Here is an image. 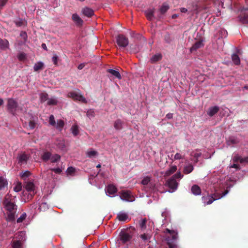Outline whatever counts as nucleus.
<instances>
[{
  "instance_id": "1",
  "label": "nucleus",
  "mask_w": 248,
  "mask_h": 248,
  "mask_svg": "<svg viewBox=\"0 0 248 248\" xmlns=\"http://www.w3.org/2000/svg\"><path fill=\"white\" fill-rule=\"evenodd\" d=\"M3 205L4 209L7 212V220L8 221L14 220L15 214L17 210V206L15 204L14 197L9 193L5 195L3 201Z\"/></svg>"
},
{
  "instance_id": "2",
  "label": "nucleus",
  "mask_w": 248,
  "mask_h": 248,
  "mask_svg": "<svg viewBox=\"0 0 248 248\" xmlns=\"http://www.w3.org/2000/svg\"><path fill=\"white\" fill-rule=\"evenodd\" d=\"M182 177H183V174H182L181 172H177L166 181L165 186L169 187V191L170 192H173L177 189L179 183L176 179H181Z\"/></svg>"
},
{
  "instance_id": "3",
  "label": "nucleus",
  "mask_w": 248,
  "mask_h": 248,
  "mask_svg": "<svg viewBox=\"0 0 248 248\" xmlns=\"http://www.w3.org/2000/svg\"><path fill=\"white\" fill-rule=\"evenodd\" d=\"M136 232V229L133 226L126 229L124 231L120 232L119 234L120 240L123 243H128L131 240L132 238Z\"/></svg>"
},
{
  "instance_id": "4",
  "label": "nucleus",
  "mask_w": 248,
  "mask_h": 248,
  "mask_svg": "<svg viewBox=\"0 0 248 248\" xmlns=\"http://www.w3.org/2000/svg\"><path fill=\"white\" fill-rule=\"evenodd\" d=\"M229 190L226 189L225 191L222 193V194H219V193H214V194L211 196V195H207V196H203L202 198V202L206 204H211L214 201L217 200V199L221 198L223 197L224 195H226L229 192Z\"/></svg>"
},
{
  "instance_id": "5",
  "label": "nucleus",
  "mask_w": 248,
  "mask_h": 248,
  "mask_svg": "<svg viewBox=\"0 0 248 248\" xmlns=\"http://www.w3.org/2000/svg\"><path fill=\"white\" fill-rule=\"evenodd\" d=\"M116 41L120 47H126L129 43L128 38L122 34H118L116 37Z\"/></svg>"
},
{
  "instance_id": "6",
  "label": "nucleus",
  "mask_w": 248,
  "mask_h": 248,
  "mask_svg": "<svg viewBox=\"0 0 248 248\" xmlns=\"http://www.w3.org/2000/svg\"><path fill=\"white\" fill-rule=\"evenodd\" d=\"M68 96L71 97V98L75 100H78L83 103H87L85 96H83V95L80 93L79 90H78V92H70V93H68Z\"/></svg>"
},
{
  "instance_id": "7",
  "label": "nucleus",
  "mask_w": 248,
  "mask_h": 248,
  "mask_svg": "<svg viewBox=\"0 0 248 248\" xmlns=\"http://www.w3.org/2000/svg\"><path fill=\"white\" fill-rule=\"evenodd\" d=\"M18 107V103L14 99L9 98L7 102V109L12 114H15Z\"/></svg>"
},
{
  "instance_id": "8",
  "label": "nucleus",
  "mask_w": 248,
  "mask_h": 248,
  "mask_svg": "<svg viewBox=\"0 0 248 248\" xmlns=\"http://www.w3.org/2000/svg\"><path fill=\"white\" fill-rule=\"evenodd\" d=\"M239 19L243 24H248V8L241 9Z\"/></svg>"
},
{
  "instance_id": "9",
  "label": "nucleus",
  "mask_w": 248,
  "mask_h": 248,
  "mask_svg": "<svg viewBox=\"0 0 248 248\" xmlns=\"http://www.w3.org/2000/svg\"><path fill=\"white\" fill-rule=\"evenodd\" d=\"M30 155L26 153L19 154L17 156L18 163L20 165L26 164L29 159Z\"/></svg>"
},
{
  "instance_id": "10",
  "label": "nucleus",
  "mask_w": 248,
  "mask_h": 248,
  "mask_svg": "<svg viewBox=\"0 0 248 248\" xmlns=\"http://www.w3.org/2000/svg\"><path fill=\"white\" fill-rule=\"evenodd\" d=\"M120 197L122 200H124L127 201H134V198L133 196H132L130 192L128 191H124L122 192L120 195Z\"/></svg>"
},
{
  "instance_id": "11",
  "label": "nucleus",
  "mask_w": 248,
  "mask_h": 248,
  "mask_svg": "<svg viewBox=\"0 0 248 248\" xmlns=\"http://www.w3.org/2000/svg\"><path fill=\"white\" fill-rule=\"evenodd\" d=\"M107 71L110 74L109 75H108L109 77H115V78H117L118 79H122V76L120 73L119 71L116 70V69H112V68H108V69L107 70Z\"/></svg>"
},
{
  "instance_id": "12",
  "label": "nucleus",
  "mask_w": 248,
  "mask_h": 248,
  "mask_svg": "<svg viewBox=\"0 0 248 248\" xmlns=\"http://www.w3.org/2000/svg\"><path fill=\"white\" fill-rule=\"evenodd\" d=\"M81 13L85 16H87V17H92L94 14V11L93 9L88 7V6H85L81 9Z\"/></svg>"
},
{
  "instance_id": "13",
  "label": "nucleus",
  "mask_w": 248,
  "mask_h": 248,
  "mask_svg": "<svg viewBox=\"0 0 248 248\" xmlns=\"http://www.w3.org/2000/svg\"><path fill=\"white\" fill-rule=\"evenodd\" d=\"M233 161H234V162L240 161L241 163H248V156L245 158H242L240 155H234L233 157Z\"/></svg>"
},
{
  "instance_id": "14",
  "label": "nucleus",
  "mask_w": 248,
  "mask_h": 248,
  "mask_svg": "<svg viewBox=\"0 0 248 248\" xmlns=\"http://www.w3.org/2000/svg\"><path fill=\"white\" fill-rule=\"evenodd\" d=\"M72 18L77 25L80 26V25H82L83 24V20H82L81 18L78 15L76 14V13H74L72 15Z\"/></svg>"
},
{
  "instance_id": "15",
  "label": "nucleus",
  "mask_w": 248,
  "mask_h": 248,
  "mask_svg": "<svg viewBox=\"0 0 248 248\" xmlns=\"http://www.w3.org/2000/svg\"><path fill=\"white\" fill-rule=\"evenodd\" d=\"M155 12V9H148L145 12L146 17L148 18L149 20H153V19L154 18Z\"/></svg>"
},
{
  "instance_id": "16",
  "label": "nucleus",
  "mask_w": 248,
  "mask_h": 248,
  "mask_svg": "<svg viewBox=\"0 0 248 248\" xmlns=\"http://www.w3.org/2000/svg\"><path fill=\"white\" fill-rule=\"evenodd\" d=\"M219 110V107L217 106H215L214 107H212V108H209L208 109V111H207V113L209 116H214L215 114H217V112Z\"/></svg>"
},
{
  "instance_id": "17",
  "label": "nucleus",
  "mask_w": 248,
  "mask_h": 248,
  "mask_svg": "<svg viewBox=\"0 0 248 248\" xmlns=\"http://www.w3.org/2000/svg\"><path fill=\"white\" fill-rule=\"evenodd\" d=\"M191 191L194 195H201L202 192V189L200 186L194 184L191 188Z\"/></svg>"
},
{
  "instance_id": "18",
  "label": "nucleus",
  "mask_w": 248,
  "mask_h": 248,
  "mask_svg": "<svg viewBox=\"0 0 248 248\" xmlns=\"http://www.w3.org/2000/svg\"><path fill=\"white\" fill-rule=\"evenodd\" d=\"M203 45V44L202 43V41H201V40H199V41H197L196 43H195L192 47H191L190 49V52H193V51H196L198 48H200V47H201V46H202Z\"/></svg>"
},
{
  "instance_id": "19",
  "label": "nucleus",
  "mask_w": 248,
  "mask_h": 248,
  "mask_svg": "<svg viewBox=\"0 0 248 248\" xmlns=\"http://www.w3.org/2000/svg\"><path fill=\"white\" fill-rule=\"evenodd\" d=\"M9 43L7 40H2L0 38V49L4 50V49L8 48Z\"/></svg>"
},
{
  "instance_id": "20",
  "label": "nucleus",
  "mask_w": 248,
  "mask_h": 248,
  "mask_svg": "<svg viewBox=\"0 0 248 248\" xmlns=\"http://www.w3.org/2000/svg\"><path fill=\"white\" fill-rule=\"evenodd\" d=\"M177 170V167L176 165H173V166H171L170 167L169 170H166L164 176H168L173 174V173L175 172Z\"/></svg>"
},
{
  "instance_id": "21",
  "label": "nucleus",
  "mask_w": 248,
  "mask_h": 248,
  "mask_svg": "<svg viewBox=\"0 0 248 248\" xmlns=\"http://www.w3.org/2000/svg\"><path fill=\"white\" fill-rule=\"evenodd\" d=\"M117 218L120 221H126L128 218V215L125 213V212H119Z\"/></svg>"
},
{
  "instance_id": "22",
  "label": "nucleus",
  "mask_w": 248,
  "mask_h": 248,
  "mask_svg": "<svg viewBox=\"0 0 248 248\" xmlns=\"http://www.w3.org/2000/svg\"><path fill=\"white\" fill-rule=\"evenodd\" d=\"M41 158L44 161H47L51 160V153L46 151L43 153Z\"/></svg>"
},
{
  "instance_id": "23",
  "label": "nucleus",
  "mask_w": 248,
  "mask_h": 248,
  "mask_svg": "<svg viewBox=\"0 0 248 248\" xmlns=\"http://www.w3.org/2000/svg\"><path fill=\"white\" fill-rule=\"evenodd\" d=\"M118 189L116 186H114L113 184H109L108 185L107 188V191L109 194H115V193L117 192Z\"/></svg>"
},
{
  "instance_id": "24",
  "label": "nucleus",
  "mask_w": 248,
  "mask_h": 248,
  "mask_svg": "<svg viewBox=\"0 0 248 248\" xmlns=\"http://www.w3.org/2000/svg\"><path fill=\"white\" fill-rule=\"evenodd\" d=\"M43 68H44V63L43 62H36L33 66V70L35 71L43 70Z\"/></svg>"
},
{
  "instance_id": "25",
  "label": "nucleus",
  "mask_w": 248,
  "mask_h": 248,
  "mask_svg": "<svg viewBox=\"0 0 248 248\" xmlns=\"http://www.w3.org/2000/svg\"><path fill=\"white\" fill-rule=\"evenodd\" d=\"M194 169V167L192 164H188L186 166L184 167V172L185 174H189V173L191 172Z\"/></svg>"
},
{
  "instance_id": "26",
  "label": "nucleus",
  "mask_w": 248,
  "mask_h": 248,
  "mask_svg": "<svg viewBox=\"0 0 248 248\" xmlns=\"http://www.w3.org/2000/svg\"><path fill=\"white\" fill-rule=\"evenodd\" d=\"M123 122H122V121L120 119L116 120L114 124V126L115 128L116 129H118V130H119V129H122L123 127Z\"/></svg>"
},
{
  "instance_id": "27",
  "label": "nucleus",
  "mask_w": 248,
  "mask_h": 248,
  "mask_svg": "<svg viewBox=\"0 0 248 248\" xmlns=\"http://www.w3.org/2000/svg\"><path fill=\"white\" fill-rule=\"evenodd\" d=\"M170 9V6L167 3H163L162 6L160 7L159 11L161 14H165Z\"/></svg>"
},
{
  "instance_id": "28",
  "label": "nucleus",
  "mask_w": 248,
  "mask_h": 248,
  "mask_svg": "<svg viewBox=\"0 0 248 248\" xmlns=\"http://www.w3.org/2000/svg\"><path fill=\"white\" fill-rule=\"evenodd\" d=\"M232 60L235 65H239L240 63V59L237 54H232Z\"/></svg>"
},
{
  "instance_id": "29",
  "label": "nucleus",
  "mask_w": 248,
  "mask_h": 248,
  "mask_svg": "<svg viewBox=\"0 0 248 248\" xmlns=\"http://www.w3.org/2000/svg\"><path fill=\"white\" fill-rule=\"evenodd\" d=\"M25 188L28 191H32L34 189V184L32 182H27L25 185Z\"/></svg>"
},
{
  "instance_id": "30",
  "label": "nucleus",
  "mask_w": 248,
  "mask_h": 248,
  "mask_svg": "<svg viewBox=\"0 0 248 248\" xmlns=\"http://www.w3.org/2000/svg\"><path fill=\"white\" fill-rule=\"evenodd\" d=\"M8 182L5 178L3 177H0V189L4 188L5 186H7Z\"/></svg>"
},
{
  "instance_id": "31",
  "label": "nucleus",
  "mask_w": 248,
  "mask_h": 248,
  "mask_svg": "<svg viewBox=\"0 0 248 248\" xmlns=\"http://www.w3.org/2000/svg\"><path fill=\"white\" fill-rule=\"evenodd\" d=\"M147 221L146 218H143V219H141V220H139V225L141 229H146Z\"/></svg>"
},
{
  "instance_id": "32",
  "label": "nucleus",
  "mask_w": 248,
  "mask_h": 248,
  "mask_svg": "<svg viewBox=\"0 0 248 248\" xmlns=\"http://www.w3.org/2000/svg\"><path fill=\"white\" fill-rule=\"evenodd\" d=\"M162 58V56L160 54H155L153 55L152 58H151V62H157V61L161 60Z\"/></svg>"
},
{
  "instance_id": "33",
  "label": "nucleus",
  "mask_w": 248,
  "mask_h": 248,
  "mask_svg": "<svg viewBox=\"0 0 248 248\" xmlns=\"http://www.w3.org/2000/svg\"><path fill=\"white\" fill-rule=\"evenodd\" d=\"M48 99V95L46 93H42L40 94V99L41 102H45Z\"/></svg>"
},
{
  "instance_id": "34",
  "label": "nucleus",
  "mask_w": 248,
  "mask_h": 248,
  "mask_svg": "<svg viewBox=\"0 0 248 248\" xmlns=\"http://www.w3.org/2000/svg\"><path fill=\"white\" fill-rule=\"evenodd\" d=\"M61 158V155H58V154H55L54 155H52L51 153V157L50 161L51 162H56V161H59Z\"/></svg>"
},
{
  "instance_id": "35",
  "label": "nucleus",
  "mask_w": 248,
  "mask_h": 248,
  "mask_svg": "<svg viewBox=\"0 0 248 248\" xmlns=\"http://www.w3.org/2000/svg\"><path fill=\"white\" fill-rule=\"evenodd\" d=\"M239 142L238 139L236 138V137H234V136L229 137L228 141V143H232V144H235V143H238Z\"/></svg>"
},
{
  "instance_id": "36",
  "label": "nucleus",
  "mask_w": 248,
  "mask_h": 248,
  "mask_svg": "<svg viewBox=\"0 0 248 248\" xmlns=\"http://www.w3.org/2000/svg\"><path fill=\"white\" fill-rule=\"evenodd\" d=\"M178 245L176 243L171 242L170 240H168L167 246L166 248H178Z\"/></svg>"
},
{
  "instance_id": "37",
  "label": "nucleus",
  "mask_w": 248,
  "mask_h": 248,
  "mask_svg": "<svg viewBox=\"0 0 248 248\" xmlns=\"http://www.w3.org/2000/svg\"><path fill=\"white\" fill-rule=\"evenodd\" d=\"M21 242L20 240H15L13 242L12 247L13 248H21Z\"/></svg>"
},
{
  "instance_id": "38",
  "label": "nucleus",
  "mask_w": 248,
  "mask_h": 248,
  "mask_svg": "<svg viewBox=\"0 0 248 248\" xmlns=\"http://www.w3.org/2000/svg\"><path fill=\"white\" fill-rule=\"evenodd\" d=\"M31 172L30 171H25V172H21L20 173L21 178L23 179L24 180H26V179L28 178L29 176H30Z\"/></svg>"
},
{
  "instance_id": "39",
  "label": "nucleus",
  "mask_w": 248,
  "mask_h": 248,
  "mask_svg": "<svg viewBox=\"0 0 248 248\" xmlns=\"http://www.w3.org/2000/svg\"><path fill=\"white\" fill-rule=\"evenodd\" d=\"M202 154L201 152L191 153V155H193L195 158L194 161L195 162H198V158L201 156Z\"/></svg>"
},
{
  "instance_id": "40",
  "label": "nucleus",
  "mask_w": 248,
  "mask_h": 248,
  "mask_svg": "<svg viewBox=\"0 0 248 248\" xmlns=\"http://www.w3.org/2000/svg\"><path fill=\"white\" fill-rule=\"evenodd\" d=\"M58 103V101L57 99L55 98H50L48 99V101L47 102V104L49 105H57Z\"/></svg>"
},
{
  "instance_id": "41",
  "label": "nucleus",
  "mask_w": 248,
  "mask_h": 248,
  "mask_svg": "<svg viewBox=\"0 0 248 248\" xmlns=\"http://www.w3.org/2000/svg\"><path fill=\"white\" fill-rule=\"evenodd\" d=\"M64 125V122L62 120H58L57 123L56 127L57 128H59L60 129H62Z\"/></svg>"
},
{
  "instance_id": "42",
  "label": "nucleus",
  "mask_w": 248,
  "mask_h": 248,
  "mask_svg": "<svg viewBox=\"0 0 248 248\" xmlns=\"http://www.w3.org/2000/svg\"><path fill=\"white\" fill-rule=\"evenodd\" d=\"M27 217V214L24 212L22 215H21L20 217H19L17 219V223H21V222H23L24 219H25Z\"/></svg>"
},
{
  "instance_id": "43",
  "label": "nucleus",
  "mask_w": 248,
  "mask_h": 248,
  "mask_svg": "<svg viewBox=\"0 0 248 248\" xmlns=\"http://www.w3.org/2000/svg\"><path fill=\"white\" fill-rule=\"evenodd\" d=\"M97 154H98V153L95 150H90L87 152V156L89 157H92V156H94V155H96Z\"/></svg>"
},
{
  "instance_id": "44",
  "label": "nucleus",
  "mask_w": 248,
  "mask_h": 248,
  "mask_svg": "<svg viewBox=\"0 0 248 248\" xmlns=\"http://www.w3.org/2000/svg\"><path fill=\"white\" fill-rule=\"evenodd\" d=\"M72 130V133L75 136H76V135H78V128L77 126V125H74V126L72 127L71 128Z\"/></svg>"
},
{
  "instance_id": "45",
  "label": "nucleus",
  "mask_w": 248,
  "mask_h": 248,
  "mask_svg": "<svg viewBox=\"0 0 248 248\" xmlns=\"http://www.w3.org/2000/svg\"><path fill=\"white\" fill-rule=\"evenodd\" d=\"M36 123L34 120H30L29 123V126L31 129H33L36 127Z\"/></svg>"
},
{
  "instance_id": "46",
  "label": "nucleus",
  "mask_w": 248,
  "mask_h": 248,
  "mask_svg": "<svg viewBox=\"0 0 248 248\" xmlns=\"http://www.w3.org/2000/svg\"><path fill=\"white\" fill-rule=\"evenodd\" d=\"M49 123L50 124H51L53 126H54V125L56 124V121H55V119L54 118V116H53V115H51L49 117Z\"/></svg>"
},
{
  "instance_id": "47",
  "label": "nucleus",
  "mask_w": 248,
  "mask_h": 248,
  "mask_svg": "<svg viewBox=\"0 0 248 248\" xmlns=\"http://www.w3.org/2000/svg\"><path fill=\"white\" fill-rule=\"evenodd\" d=\"M75 168H73V167H68L67 170V173L68 174H70V175H72V174L75 172Z\"/></svg>"
},
{
  "instance_id": "48",
  "label": "nucleus",
  "mask_w": 248,
  "mask_h": 248,
  "mask_svg": "<svg viewBox=\"0 0 248 248\" xmlns=\"http://www.w3.org/2000/svg\"><path fill=\"white\" fill-rule=\"evenodd\" d=\"M151 180V178L150 177H145V178H143L141 184L143 185H147L149 182H150Z\"/></svg>"
},
{
  "instance_id": "49",
  "label": "nucleus",
  "mask_w": 248,
  "mask_h": 248,
  "mask_svg": "<svg viewBox=\"0 0 248 248\" xmlns=\"http://www.w3.org/2000/svg\"><path fill=\"white\" fill-rule=\"evenodd\" d=\"M22 184L21 183H18L14 187V189L15 191H20L22 189Z\"/></svg>"
},
{
  "instance_id": "50",
  "label": "nucleus",
  "mask_w": 248,
  "mask_h": 248,
  "mask_svg": "<svg viewBox=\"0 0 248 248\" xmlns=\"http://www.w3.org/2000/svg\"><path fill=\"white\" fill-rule=\"evenodd\" d=\"M87 116L88 117H94L95 116V113L93 110H89L87 111Z\"/></svg>"
},
{
  "instance_id": "51",
  "label": "nucleus",
  "mask_w": 248,
  "mask_h": 248,
  "mask_svg": "<svg viewBox=\"0 0 248 248\" xmlns=\"http://www.w3.org/2000/svg\"><path fill=\"white\" fill-rule=\"evenodd\" d=\"M18 58L20 61L25 60L26 58V54L24 53H21L18 55Z\"/></svg>"
},
{
  "instance_id": "52",
  "label": "nucleus",
  "mask_w": 248,
  "mask_h": 248,
  "mask_svg": "<svg viewBox=\"0 0 248 248\" xmlns=\"http://www.w3.org/2000/svg\"><path fill=\"white\" fill-rule=\"evenodd\" d=\"M171 235L172 236V240H176L177 238H178V234H177L174 231H171Z\"/></svg>"
},
{
  "instance_id": "53",
  "label": "nucleus",
  "mask_w": 248,
  "mask_h": 248,
  "mask_svg": "<svg viewBox=\"0 0 248 248\" xmlns=\"http://www.w3.org/2000/svg\"><path fill=\"white\" fill-rule=\"evenodd\" d=\"M140 238L144 241L148 240L149 238H150V236H149L148 234H142L140 235Z\"/></svg>"
},
{
  "instance_id": "54",
  "label": "nucleus",
  "mask_w": 248,
  "mask_h": 248,
  "mask_svg": "<svg viewBox=\"0 0 248 248\" xmlns=\"http://www.w3.org/2000/svg\"><path fill=\"white\" fill-rule=\"evenodd\" d=\"M58 57L57 54H54L52 58V61L53 62L54 64H57L58 63Z\"/></svg>"
},
{
  "instance_id": "55",
  "label": "nucleus",
  "mask_w": 248,
  "mask_h": 248,
  "mask_svg": "<svg viewBox=\"0 0 248 248\" xmlns=\"http://www.w3.org/2000/svg\"><path fill=\"white\" fill-rule=\"evenodd\" d=\"M198 9V6L197 4H195L194 2L192 3V11H197Z\"/></svg>"
},
{
  "instance_id": "56",
  "label": "nucleus",
  "mask_w": 248,
  "mask_h": 248,
  "mask_svg": "<svg viewBox=\"0 0 248 248\" xmlns=\"http://www.w3.org/2000/svg\"><path fill=\"white\" fill-rule=\"evenodd\" d=\"M20 36L21 37H22V38L24 39V40H26L28 38V35L25 31H21L20 33Z\"/></svg>"
},
{
  "instance_id": "57",
  "label": "nucleus",
  "mask_w": 248,
  "mask_h": 248,
  "mask_svg": "<svg viewBox=\"0 0 248 248\" xmlns=\"http://www.w3.org/2000/svg\"><path fill=\"white\" fill-rule=\"evenodd\" d=\"M174 159L177 160V159L183 158V156L180 154V153H176L174 156Z\"/></svg>"
},
{
  "instance_id": "58",
  "label": "nucleus",
  "mask_w": 248,
  "mask_h": 248,
  "mask_svg": "<svg viewBox=\"0 0 248 248\" xmlns=\"http://www.w3.org/2000/svg\"><path fill=\"white\" fill-rule=\"evenodd\" d=\"M8 0H0V8L1 9L5 5Z\"/></svg>"
},
{
  "instance_id": "59",
  "label": "nucleus",
  "mask_w": 248,
  "mask_h": 248,
  "mask_svg": "<svg viewBox=\"0 0 248 248\" xmlns=\"http://www.w3.org/2000/svg\"><path fill=\"white\" fill-rule=\"evenodd\" d=\"M164 39L167 43H170V34H166L164 36Z\"/></svg>"
},
{
  "instance_id": "60",
  "label": "nucleus",
  "mask_w": 248,
  "mask_h": 248,
  "mask_svg": "<svg viewBox=\"0 0 248 248\" xmlns=\"http://www.w3.org/2000/svg\"><path fill=\"white\" fill-rule=\"evenodd\" d=\"M51 170L54 171L55 172L59 173H59H61L62 171V170H61V169H60V168H56V169H52Z\"/></svg>"
},
{
  "instance_id": "61",
  "label": "nucleus",
  "mask_w": 248,
  "mask_h": 248,
  "mask_svg": "<svg viewBox=\"0 0 248 248\" xmlns=\"http://www.w3.org/2000/svg\"><path fill=\"white\" fill-rule=\"evenodd\" d=\"M15 23L17 26H22L23 24L22 20H17V21H15Z\"/></svg>"
},
{
  "instance_id": "62",
  "label": "nucleus",
  "mask_w": 248,
  "mask_h": 248,
  "mask_svg": "<svg viewBox=\"0 0 248 248\" xmlns=\"http://www.w3.org/2000/svg\"><path fill=\"white\" fill-rule=\"evenodd\" d=\"M231 167H233L234 168H236L237 169H239L240 168L239 164H232Z\"/></svg>"
},
{
  "instance_id": "63",
  "label": "nucleus",
  "mask_w": 248,
  "mask_h": 248,
  "mask_svg": "<svg viewBox=\"0 0 248 248\" xmlns=\"http://www.w3.org/2000/svg\"><path fill=\"white\" fill-rule=\"evenodd\" d=\"M166 117L167 118V119H171V118L173 117V114L172 113H168L166 114Z\"/></svg>"
},
{
  "instance_id": "64",
  "label": "nucleus",
  "mask_w": 248,
  "mask_h": 248,
  "mask_svg": "<svg viewBox=\"0 0 248 248\" xmlns=\"http://www.w3.org/2000/svg\"><path fill=\"white\" fill-rule=\"evenodd\" d=\"M84 66H85L84 63H80L78 66V69H79V70H81V69H82V68H83V67H84Z\"/></svg>"
}]
</instances>
